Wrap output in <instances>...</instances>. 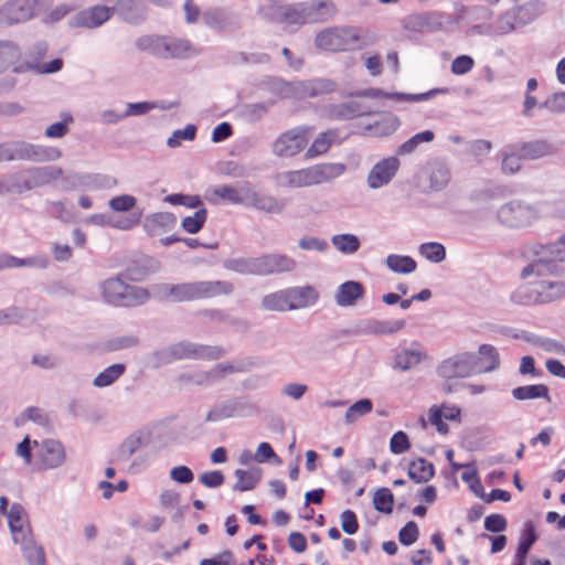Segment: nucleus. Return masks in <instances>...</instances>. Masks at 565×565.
I'll use <instances>...</instances> for the list:
<instances>
[{"label": "nucleus", "mask_w": 565, "mask_h": 565, "mask_svg": "<svg viewBox=\"0 0 565 565\" xmlns=\"http://www.w3.org/2000/svg\"><path fill=\"white\" fill-rule=\"evenodd\" d=\"M520 254L527 263L520 273L522 279L531 276H559L563 269L562 263H565V234L551 244H525Z\"/></svg>", "instance_id": "f257e3e1"}, {"label": "nucleus", "mask_w": 565, "mask_h": 565, "mask_svg": "<svg viewBox=\"0 0 565 565\" xmlns=\"http://www.w3.org/2000/svg\"><path fill=\"white\" fill-rule=\"evenodd\" d=\"M233 290V284L227 280H202L167 285L163 297L173 302H184L230 296Z\"/></svg>", "instance_id": "f03ea898"}, {"label": "nucleus", "mask_w": 565, "mask_h": 565, "mask_svg": "<svg viewBox=\"0 0 565 565\" xmlns=\"http://www.w3.org/2000/svg\"><path fill=\"white\" fill-rule=\"evenodd\" d=\"M345 171L342 163H319L282 175L284 184L289 188H306L329 182Z\"/></svg>", "instance_id": "7ed1b4c3"}, {"label": "nucleus", "mask_w": 565, "mask_h": 565, "mask_svg": "<svg viewBox=\"0 0 565 565\" xmlns=\"http://www.w3.org/2000/svg\"><path fill=\"white\" fill-rule=\"evenodd\" d=\"M102 295L106 302L114 306L135 307L149 298L146 289L125 284L119 278H109L102 285Z\"/></svg>", "instance_id": "20e7f679"}, {"label": "nucleus", "mask_w": 565, "mask_h": 565, "mask_svg": "<svg viewBox=\"0 0 565 565\" xmlns=\"http://www.w3.org/2000/svg\"><path fill=\"white\" fill-rule=\"evenodd\" d=\"M362 38L359 29L354 26H334L319 32L316 45L329 52H343L361 47Z\"/></svg>", "instance_id": "39448f33"}, {"label": "nucleus", "mask_w": 565, "mask_h": 565, "mask_svg": "<svg viewBox=\"0 0 565 565\" xmlns=\"http://www.w3.org/2000/svg\"><path fill=\"white\" fill-rule=\"evenodd\" d=\"M492 370V365H480L476 361V354L462 353L445 360L438 367V374L447 382L445 391L452 392L449 384L451 380L463 379L473 374Z\"/></svg>", "instance_id": "423d86ee"}, {"label": "nucleus", "mask_w": 565, "mask_h": 565, "mask_svg": "<svg viewBox=\"0 0 565 565\" xmlns=\"http://www.w3.org/2000/svg\"><path fill=\"white\" fill-rule=\"evenodd\" d=\"M563 292V285L558 281L542 280L533 288L521 287L510 295V300L516 305L544 303L554 300Z\"/></svg>", "instance_id": "0eeeda50"}, {"label": "nucleus", "mask_w": 565, "mask_h": 565, "mask_svg": "<svg viewBox=\"0 0 565 565\" xmlns=\"http://www.w3.org/2000/svg\"><path fill=\"white\" fill-rule=\"evenodd\" d=\"M311 128L298 126L280 134L273 143V151L276 156L290 158L302 152L308 143Z\"/></svg>", "instance_id": "6e6552de"}, {"label": "nucleus", "mask_w": 565, "mask_h": 565, "mask_svg": "<svg viewBox=\"0 0 565 565\" xmlns=\"http://www.w3.org/2000/svg\"><path fill=\"white\" fill-rule=\"evenodd\" d=\"M25 178L15 175L11 184L12 192L23 193L34 188L46 185L58 180L63 175V170L56 166H45L29 168L24 171Z\"/></svg>", "instance_id": "1a4fd4ad"}, {"label": "nucleus", "mask_w": 565, "mask_h": 565, "mask_svg": "<svg viewBox=\"0 0 565 565\" xmlns=\"http://www.w3.org/2000/svg\"><path fill=\"white\" fill-rule=\"evenodd\" d=\"M36 1L9 0L0 8V26L24 23L35 14Z\"/></svg>", "instance_id": "9d476101"}, {"label": "nucleus", "mask_w": 565, "mask_h": 565, "mask_svg": "<svg viewBox=\"0 0 565 565\" xmlns=\"http://www.w3.org/2000/svg\"><path fill=\"white\" fill-rule=\"evenodd\" d=\"M324 9L328 15L334 13V6L331 2H319L317 6L306 7L303 4L289 6L281 8L278 14V22L284 24H303L308 21H312L313 11Z\"/></svg>", "instance_id": "9b49d317"}, {"label": "nucleus", "mask_w": 565, "mask_h": 565, "mask_svg": "<svg viewBox=\"0 0 565 565\" xmlns=\"http://www.w3.org/2000/svg\"><path fill=\"white\" fill-rule=\"evenodd\" d=\"M497 218L509 227L525 226L534 218V211L520 201H511L500 206Z\"/></svg>", "instance_id": "f8f14e48"}, {"label": "nucleus", "mask_w": 565, "mask_h": 565, "mask_svg": "<svg viewBox=\"0 0 565 565\" xmlns=\"http://www.w3.org/2000/svg\"><path fill=\"white\" fill-rule=\"evenodd\" d=\"M8 525L12 535L13 542L26 543L33 535L29 516L24 508L19 503H13L7 513Z\"/></svg>", "instance_id": "ddd939ff"}, {"label": "nucleus", "mask_w": 565, "mask_h": 565, "mask_svg": "<svg viewBox=\"0 0 565 565\" xmlns=\"http://www.w3.org/2000/svg\"><path fill=\"white\" fill-rule=\"evenodd\" d=\"M399 169V160L395 157L384 158L374 164L367 175V184L372 189L387 184Z\"/></svg>", "instance_id": "4468645a"}, {"label": "nucleus", "mask_w": 565, "mask_h": 565, "mask_svg": "<svg viewBox=\"0 0 565 565\" xmlns=\"http://www.w3.org/2000/svg\"><path fill=\"white\" fill-rule=\"evenodd\" d=\"M114 14V8L94 6L79 11L74 17L73 24L77 28L96 29L107 22Z\"/></svg>", "instance_id": "2eb2a0df"}, {"label": "nucleus", "mask_w": 565, "mask_h": 565, "mask_svg": "<svg viewBox=\"0 0 565 565\" xmlns=\"http://www.w3.org/2000/svg\"><path fill=\"white\" fill-rule=\"evenodd\" d=\"M295 268V262L284 255H267L253 263L252 273L257 275H270L275 273L290 271Z\"/></svg>", "instance_id": "dca6fc26"}, {"label": "nucleus", "mask_w": 565, "mask_h": 565, "mask_svg": "<svg viewBox=\"0 0 565 565\" xmlns=\"http://www.w3.org/2000/svg\"><path fill=\"white\" fill-rule=\"evenodd\" d=\"M38 457L43 469H54L65 461V450L57 440H43L40 444Z\"/></svg>", "instance_id": "f3484780"}, {"label": "nucleus", "mask_w": 565, "mask_h": 565, "mask_svg": "<svg viewBox=\"0 0 565 565\" xmlns=\"http://www.w3.org/2000/svg\"><path fill=\"white\" fill-rule=\"evenodd\" d=\"M460 408L456 405L443 404L440 407L434 406L428 412L429 423L436 427L437 431L441 435H446L449 431V427L443 422V418L448 420H457L460 417Z\"/></svg>", "instance_id": "a211bd4d"}, {"label": "nucleus", "mask_w": 565, "mask_h": 565, "mask_svg": "<svg viewBox=\"0 0 565 565\" xmlns=\"http://www.w3.org/2000/svg\"><path fill=\"white\" fill-rule=\"evenodd\" d=\"M515 145L521 151L524 160H539L548 156H553L556 151L554 145L546 139H535Z\"/></svg>", "instance_id": "6ab92c4d"}, {"label": "nucleus", "mask_w": 565, "mask_h": 565, "mask_svg": "<svg viewBox=\"0 0 565 565\" xmlns=\"http://www.w3.org/2000/svg\"><path fill=\"white\" fill-rule=\"evenodd\" d=\"M364 294L365 289L361 282L348 280L338 287L334 300L340 307H352L364 297Z\"/></svg>", "instance_id": "aec40b11"}, {"label": "nucleus", "mask_w": 565, "mask_h": 565, "mask_svg": "<svg viewBox=\"0 0 565 565\" xmlns=\"http://www.w3.org/2000/svg\"><path fill=\"white\" fill-rule=\"evenodd\" d=\"M20 47L9 41L0 42V72L12 70L15 73L23 72Z\"/></svg>", "instance_id": "412c9836"}, {"label": "nucleus", "mask_w": 565, "mask_h": 565, "mask_svg": "<svg viewBox=\"0 0 565 565\" xmlns=\"http://www.w3.org/2000/svg\"><path fill=\"white\" fill-rule=\"evenodd\" d=\"M175 223L177 218L172 213L159 212L148 216L143 227L150 236H159L172 230Z\"/></svg>", "instance_id": "4be33fe9"}, {"label": "nucleus", "mask_w": 565, "mask_h": 565, "mask_svg": "<svg viewBox=\"0 0 565 565\" xmlns=\"http://www.w3.org/2000/svg\"><path fill=\"white\" fill-rule=\"evenodd\" d=\"M291 310L313 306L318 299V291L310 286L287 288Z\"/></svg>", "instance_id": "5701e85b"}, {"label": "nucleus", "mask_w": 565, "mask_h": 565, "mask_svg": "<svg viewBox=\"0 0 565 565\" xmlns=\"http://www.w3.org/2000/svg\"><path fill=\"white\" fill-rule=\"evenodd\" d=\"M537 535L535 532V526L532 521H526L524 523V527L522 530V534L520 537V542L516 548V553L514 556V563L513 565H525L526 564V557L527 554L533 546V544L536 542Z\"/></svg>", "instance_id": "b1692460"}, {"label": "nucleus", "mask_w": 565, "mask_h": 565, "mask_svg": "<svg viewBox=\"0 0 565 565\" xmlns=\"http://www.w3.org/2000/svg\"><path fill=\"white\" fill-rule=\"evenodd\" d=\"M224 354L225 350L221 347L190 343L181 347V356L188 359L213 361L222 358Z\"/></svg>", "instance_id": "393cba45"}, {"label": "nucleus", "mask_w": 565, "mask_h": 565, "mask_svg": "<svg viewBox=\"0 0 565 565\" xmlns=\"http://www.w3.org/2000/svg\"><path fill=\"white\" fill-rule=\"evenodd\" d=\"M338 138L339 134L335 129H329L319 134L307 149L305 153L306 159H313L327 153Z\"/></svg>", "instance_id": "a878e982"}, {"label": "nucleus", "mask_w": 565, "mask_h": 565, "mask_svg": "<svg viewBox=\"0 0 565 565\" xmlns=\"http://www.w3.org/2000/svg\"><path fill=\"white\" fill-rule=\"evenodd\" d=\"M407 473L414 482L425 483L434 477L435 468L428 460L418 458L409 463Z\"/></svg>", "instance_id": "bb28decb"}, {"label": "nucleus", "mask_w": 565, "mask_h": 565, "mask_svg": "<svg viewBox=\"0 0 565 565\" xmlns=\"http://www.w3.org/2000/svg\"><path fill=\"white\" fill-rule=\"evenodd\" d=\"M512 396L516 401H530L544 398L550 402V390L544 384L518 386L512 390Z\"/></svg>", "instance_id": "cd10ccee"}, {"label": "nucleus", "mask_w": 565, "mask_h": 565, "mask_svg": "<svg viewBox=\"0 0 565 565\" xmlns=\"http://www.w3.org/2000/svg\"><path fill=\"white\" fill-rule=\"evenodd\" d=\"M113 8L128 23H138L143 18L138 0H117Z\"/></svg>", "instance_id": "c85d7f7f"}, {"label": "nucleus", "mask_w": 565, "mask_h": 565, "mask_svg": "<svg viewBox=\"0 0 565 565\" xmlns=\"http://www.w3.org/2000/svg\"><path fill=\"white\" fill-rule=\"evenodd\" d=\"M46 157V151L36 145L14 141V160L40 161Z\"/></svg>", "instance_id": "c756f323"}, {"label": "nucleus", "mask_w": 565, "mask_h": 565, "mask_svg": "<svg viewBox=\"0 0 565 565\" xmlns=\"http://www.w3.org/2000/svg\"><path fill=\"white\" fill-rule=\"evenodd\" d=\"M524 160L518 146L509 145L502 149L501 169L504 173H516L521 170V162Z\"/></svg>", "instance_id": "7c9ffc66"}, {"label": "nucleus", "mask_w": 565, "mask_h": 565, "mask_svg": "<svg viewBox=\"0 0 565 565\" xmlns=\"http://www.w3.org/2000/svg\"><path fill=\"white\" fill-rule=\"evenodd\" d=\"M49 51L46 42L41 41L34 44L30 52L23 57L21 54V64H24L23 72L29 70H39L41 67L42 60Z\"/></svg>", "instance_id": "2f4dec72"}, {"label": "nucleus", "mask_w": 565, "mask_h": 565, "mask_svg": "<svg viewBox=\"0 0 565 565\" xmlns=\"http://www.w3.org/2000/svg\"><path fill=\"white\" fill-rule=\"evenodd\" d=\"M545 4L539 0L530 1L521 6L514 13L518 17V24L523 26L537 19L544 12Z\"/></svg>", "instance_id": "473e14b6"}, {"label": "nucleus", "mask_w": 565, "mask_h": 565, "mask_svg": "<svg viewBox=\"0 0 565 565\" xmlns=\"http://www.w3.org/2000/svg\"><path fill=\"white\" fill-rule=\"evenodd\" d=\"M264 309L269 311H289L291 310L287 289L265 296L262 300Z\"/></svg>", "instance_id": "72a5a7b5"}, {"label": "nucleus", "mask_w": 565, "mask_h": 565, "mask_svg": "<svg viewBox=\"0 0 565 565\" xmlns=\"http://www.w3.org/2000/svg\"><path fill=\"white\" fill-rule=\"evenodd\" d=\"M387 267L397 274H411L415 271L417 264L409 256L391 254L385 260Z\"/></svg>", "instance_id": "f704fd0d"}, {"label": "nucleus", "mask_w": 565, "mask_h": 565, "mask_svg": "<svg viewBox=\"0 0 565 565\" xmlns=\"http://www.w3.org/2000/svg\"><path fill=\"white\" fill-rule=\"evenodd\" d=\"M126 371V365L122 363H116L106 367L94 379V385L97 387H105L113 384L118 380Z\"/></svg>", "instance_id": "c9c22d12"}, {"label": "nucleus", "mask_w": 565, "mask_h": 565, "mask_svg": "<svg viewBox=\"0 0 565 565\" xmlns=\"http://www.w3.org/2000/svg\"><path fill=\"white\" fill-rule=\"evenodd\" d=\"M21 546L22 553L28 562L32 565H45L46 558L42 546L36 545L33 541V535L26 543H18Z\"/></svg>", "instance_id": "e433bc0d"}, {"label": "nucleus", "mask_w": 565, "mask_h": 565, "mask_svg": "<svg viewBox=\"0 0 565 565\" xmlns=\"http://www.w3.org/2000/svg\"><path fill=\"white\" fill-rule=\"evenodd\" d=\"M331 243L342 254H353L360 248V239L353 234L334 235Z\"/></svg>", "instance_id": "4c0bfd02"}, {"label": "nucleus", "mask_w": 565, "mask_h": 565, "mask_svg": "<svg viewBox=\"0 0 565 565\" xmlns=\"http://www.w3.org/2000/svg\"><path fill=\"white\" fill-rule=\"evenodd\" d=\"M206 217H207L206 209L200 206L199 210L195 211L193 215L185 216L182 220L181 226L186 233L195 234L199 231H201V228L203 227V225L206 222Z\"/></svg>", "instance_id": "58836bf2"}, {"label": "nucleus", "mask_w": 565, "mask_h": 565, "mask_svg": "<svg viewBox=\"0 0 565 565\" xmlns=\"http://www.w3.org/2000/svg\"><path fill=\"white\" fill-rule=\"evenodd\" d=\"M235 477L237 478V482L234 486V490L241 492L253 490L260 480L258 472L242 469L235 471Z\"/></svg>", "instance_id": "ea45409f"}, {"label": "nucleus", "mask_w": 565, "mask_h": 565, "mask_svg": "<svg viewBox=\"0 0 565 565\" xmlns=\"http://www.w3.org/2000/svg\"><path fill=\"white\" fill-rule=\"evenodd\" d=\"M192 52L191 45L186 41L164 39L162 57H185Z\"/></svg>", "instance_id": "a19ab883"}, {"label": "nucleus", "mask_w": 565, "mask_h": 565, "mask_svg": "<svg viewBox=\"0 0 565 565\" xmlns=\"http://www.w3.org/2000/svg\"><path fill=\"white\" fill-rule=\"evenodd\" d=\"M164 39L162 36L146 35L138 39L136 45L139 50L148 51L154 56L162 57Z\"/></svg>", "instance_id": "79ce46f5"}, {"label": "nucleus", "mask_w": 565, "mask_h": 565, "mask_svg": "<svg viewBox=\"0 0 565 565\" xmlns=\"http://www.w3.org/2000/svg\"><path fill=\"white\" fill-rule=\"evenodd\" d=\"M523 339L526 342H529V343L535 345L536 348H540L546 352L556 353V354H561V352H562L563 343H561L554 339L539 337L535 334H525V335H523Z\"/></svg>", "instance_id": "37998d69"}, {"label": "nucleus", "mask_w": 565, "mask_h": 565, "mask_svg": "<svg viewBox=\"0 0 565 565\" xmlns=\"http://www.w3.org/2000/svg\"><path fill=\"white\" fill-rule=\"evenodd\" d=\"M373 504L379 512L391 513L394 507L392 491L387 488L376 490L373 497Z\"/></svg>", "instance_id": "c03bdc74"}, {"label": "nucleus", "mask_w": 565, "mask_h": 565, "mask_svg": "<svg viewBox=\"0 0 565 565\" xmlns=\"http://www.w3.org/2000/svg\"><path fill=\"white\" fill-rule=\"evenodd\" d=\"M419 253L422 256L433 263H440L446 257V249L444 245L437 242L422 244L419 246Z\"/></svg>", "instance_id": "a18cd8bd"}, {"label": "nucleus", "mask_w": 565, "mask_h": 565, "mask_svg": "<svg viewBox=\"0 0 565 565\" xmlns=\"http://www.w3.org/2000/svg\"><path fill=\"white\" fill-rule=\"evenodd\" d=\"M425 358V353L415 350H404L395 356L396 366L402 370H408L417 365L422 359Z\"/></svg>", "instance_id": "49530a36"}, {"label": "nucleus", "mask_w": 565, "mask_h": 565, "mask_svg": "<svg viewBox=\"0 0 565 565\" xmlns=\"http://www.w3.org/2000/svg\"><path fill=\"white\" fill-rule=\"evenodd\" d=\"M434 132L430 130H425L422 132H418L414 135L412 138H409L407 141L402 143L398 148L397 153L398 154H407L413 152L418 145L423 142H430L434 139Z\"/></svg>", "instance_id": "de8ad7c7"}, {"label": "nucleus", "mask_w": 565, "mask_h": 565, "mask_svg": "<svg viewBox=\"0 0 565 565\" xmlns=\"http://www.w3.org/2000/svg\"><path fill=\"white\" fill-rule=\"evenodd\" d=\"M373 405L369 398H363L351 405L345 412L347 422H354L359 417L372 412Z\"/></svg>", "instance_id": "09e8293b"}, {"label": "nucleus", "mask_w": 565, "mask_h": 565, "mask_svg": "<svg viewBox=\"0 0 565 565\" xmlns=\"http://www.w3.org/2000/svg\"><path fill=\"white\" fill-rule=\"evenodd\" d=\"M164 202L172 205H184L191 209H199L203 205L199 195H185L181 193H173L166 196Z\"/></svg>", "instance_id": "8fccbe9b"}, {"label": "nucleus", "mask_w": 565, "mask_h": 565, "mask_svg": "<svg viewBox=\"0 0 565 565\" xmlns=\"http://www.w3.org/2000/svg\"><path fill=\"white\" fill-rule=\"evenodd\" d=\"M137 204L135 196L130 194H122L109 200V207L114 212H128L131 211Z\"/></svg>", "instance_id": "3c124183"}, {"label": "nucleus", "mask_w": 565, "mask_h": 565, "mask_svg": "<svg viewBox=\"0 0 565 565\" xmlns=\"http://www.w3.org/2000/svg\"><path fill=\"white\" fill-rule=\"evenodd\" d=\"M539 107L546 108L551 113H565V92L552 94Z\"/></svg>", "instance_id": "603ef678"}, {"label": "nucleus", "mask_w": 565, "mask_h": 565, "mask_svg": "<svg viewBox=\"0 0 565 565\" xmlns=\"http://www.w3.org/2000/svg\"><path fill=\"white\" fill-rule=\"evenodd\" d=\"M33 265H35V260L33 258H18L9 254L0 255V270Z\"/></svg>", "instance_id": "864d4df0"}, {"label": "nucleus", "mask_w": 565, "mask_h": 565, "mask_svg": "<svg viewBox=\"0 0 565 565\" xmlns=\"http://www.w3.org/2000/svg\"><path fill=\"white\" fill-rule=\"evenodd\" d=\"M341 529L344 533L353 535L359 531V521L354 511L344 510L341 515Z\"/></svg>", "instance_id": "5fc2aeb1"}, {"label": "nucleus", "mask_w": 565, "mask_h": 565, "mask_svg": "<svg viewBox=\"0 0 565 565\" xmlns=\"http://www.w3.org/2000/svg\"><path fill=\"white\" fill-rule=\"evenodd\" d=\"M418 526L414 521L407 522L398 533V540L403 545H412L418 539Z\"/></svg>", "instance_id": "6e6d98bb"}, {"label": "nucleus", "mask_w": 565, "mask_h": 565, "mask_svg": "<svg viewBox=\"0 0 565 565\" xmlns=\"http://www.w3.org/2000/svg\"><path fill=\"white\" fill-rule=\"evenodd\" d=\"M409 447L408 436L402 430L395 433L390 440V450L395 455L407 451Z\"/></svg>", "instance_id": "4d7b16f0"}, {"label": "nucleus", "mask_w": 565, "mask_h": 565, "mask_svg": "<svg viewBox=\"0 0 565 565\" xmlns=\"http://www.w3.org/2000/svg\"><path fill=\"white\" fill-rule=\"evenodd\" d=\"M519 26L518 17L514 12H507L497 20V33L500 34H507Z\"/></svg>", "instance_id": "13d9d810"}, {"label": "nucleus", "mask_w": 565, "mask_h": 565, "mask_svg": "<svg viewBox=\"0 0 565 565\" xmlns=\"http://www.w3.org/2000/svg\"><path fill=\"white\" fill-rule=\"evenodd\" d=\"M73 121L71 115L65 116L63 121L54 122L45 129L47 138H62L68 132V124Z\"/></svg>", "instance_id": "bf43d9fd"}, {"label": "nucleus", "mask_w": 565, "mask_h": 565, "mask_svg": "<svg viewBox=\"0 0 565 565\" xmlns=\"http://www.w3.org/2000/svg\"><path fill=\"white\" fill-rule=\"evenodd\" d=\"M200 482L206 488H217L224 483V475L220 470L205 471L199 477Z\"/></svg>", "instance_id": "052dcab7"}, {"label": "nucleus", "mask_w": 565, "mask_h": 565, "mask_svg": "<svg viewBox=\"0 0 565 565\" xmlns=\"http://www.w3.org/2000/svg\"><path fill=\"white\" fill-rule=\"evenodd\" d=\"M473 60L469 55L457 56L451 63V72L456 75H463L473 67Z\"/></svg>", "instance_id": "680f3d73"}, {"label": "nucleus", "mask_w": 565, "mask_h": 565, "mask_svg": "<svg viewBox=\"0 0 565 565\" xmlns=\"http://www.w3.org/2000/svg\"><path fill=\"white\" fill-rule=\"evenodd\" d=\"M254 205L263 211L269 213H277L281 211V204L271 196H259L255 198Z\"/></svg>", "instance_id": "e2e57ef3"}, {"label": "nucleus", "mask_w": 565, "mask_h": 565, "mask_svg": "<svg viewBox=\"0 0 565 565\" xmlns=\"http://www.w3.org/2000/svg\"><path fill=\"white\" fill-rule=\"evenodd\" d=\"M214 194L222 200L228 201L231 203L237 204L242 202V198L238 191L230 185H221L214 189Z\"/></svg>", "instance_id": "0e129e2a"}, {"label": "nucleus", "mask_w": 565, "mask_h": 565, "mask_svg": "<svg viewBox=\"0 0 565 565\" xmlns=\"http://www.w3.org/2000/svg\"><path fill=\"white\" fill-rule=\"evenodd\" d=\"M141 220V212H134L129 216L119 217L111 223V226L118 230H130L137 226Z\"/></svg>", "instance_id": "69168bd1"}, {"label": "nucleus", "mask_w": 565, "mask_h": 565, "mask_svg": "<svg viewBox=\"0 0 565 565\" xmlns=\"http://www.w3.org/2000/svg\"><path fill=\"white\" fill-rule=\"evenodd\" d=\"M170 477L179 483H190L194 479L192 470L186 466H177L171 469Z\"/></svg>", "instance_id": "338daca9"}, {"label": "nucleus", "mask_w": 565, "mask_h": 565, "mask_svg": "<svg viewBox=\"0 0 565 565\" xmlns=\"http://www.w3.org/2000/svg\"><path fill=\"white\" fill-rule=\"evenodd\" d=\"M200 565H234V555L231 551H223L211 558H203Z\"/></svg>", "instance_id": "774afa93"}]
</instances>
